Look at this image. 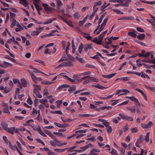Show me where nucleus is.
<instances>
[{
	"instance_id": "f257e3e1",
	"label": "nucleus",
	"mask_w": 155,
	"mask_h": 155,
	"mask_svg": "<svg viewBox=\"0 0 155 155\" xmlns=\"http://www.w3.org/2000/svg\"><path fill=\"white\" fill-rule=\"evenodd\" d=\"M34 87L33 92L34 95H35L38 98H41L42 95L40 94L41 88L40 85L35 84H33Z\"/></svg>"
},
{
	"instance_id": "f03ea898",
	"label": "nucleus",
	"mask_w": 155,
	"mask_h": 155,
	"mask_svg": "<svg viewBox=\"0 0 155 155\" xmlns=\"http://www.w3.org/2000/svg\"><path fill=\"white\" fill-rule=\"evenodd\" d=\"M51 145L54 147L58 146L61 147L62 146L66 145L67 144L66 143H62L60 141L54 139L53 140L50 141Z\"/></svg>"
},
{
	"instance_id": "7ed1b4c3",
	"label": "nucleus",
	"mask_w": 155,
	"mask_h": 155,
	"mask_svg": "<svg viewBox=\"0 0 155 155\" xmlns=\"http://www.w3.org/2000/svg\"><path fill=\"white\" fill-rule=\"evenodd\" d=\"M94 147V146L92 144L90 143L86 145L84 147H80V148L82 149V150H74V151L77 152H79L85 150L87 149L88 148H92Z\"/></svg>"
},
{
	"instance_id": "20e7f679",
	"label": "nucleus",
	"mask_w": 155,
	"mask_h": 155,
	"mask_svg": "<svg viewBox=\"0 0 155 155\" xmlns=\"http://www.w3.org/2000/svg\"><path fill=\"white\" fill-rule=\"evenodd\" d=\"M122 119L125 120L129 121H131L133 120V118L132 117L129 116L128 115L124 116L122 114L120 113L119 114Z\"/></svg>"
},
{
	"instance_id": "39448f33",
	"label": "nucleus",
	"mask_w": 155,
	"mask_h": 155,
	"mask_svg": "<svg viewBox=\"0 0 155 155\" xmlns=\"http://www.w3.org/2000/svg\"><path fill=\"white\" fill-rule=\"evenodd\" d=\"M90 79V77L88 75L84 76L79 80L80 81H83L84 80H85L83 82V83L84 84H88L89 82Z\"/></svg>"
},
{
	"instance_id": "423d86ee",
	"label": "nucleus",
	"mask_w": 155,
	"mask_h": 155,
	"mask_svg": "<svg viewBox=\"0 0 155 155\" xmlns=\"http://www.w3.org/2000/svg\"><path fill=\"white\" fill-rule=\"evenodd\" d=\"M9 146H8V147L9 148H10L11 149L14 151H15L16 150H17V151L18 152V153L20 155H21L22 154L21 153V152L18 149V148L17 147L16 145L12 146L11 144V143H9Z\"/></svg>"
},
{
	"instance_id": "0eeeda50",
	"label": "nucleus",
	"mask_w": 155,
	"mask_h": 155,
	"mask_svg": "<svg viewBox=\"0 0 155 155\" xmlns=\"http://www.w3.org/2000/svg\"><path fill=\"white\" fill-rule=\"evenodd\" d=\"M12 66V64L5 61H4L3 63H0V66L4 68H6L8 66Z\"/></svg>"
},
{
	"instance_id": "6e6552de",
	"label": "nucleus",
	"mask_w": 155,
	"mask_h": 155,
	"mask_svg": "<svg viewBox=\"0 0 155 155\" xmlns=\"http://www.w3.org/2000/svg\"><path fill=\"white\" fill-rule=\"evenodd\" d=\"M73 64L71 61L64 62L59 64L58 67H60L64 66H72Z\"/></svg>"
},
{
	"instance_id": "1a4fd4ad",
	"label": "nucleus",
	"mask_w": 155,
	"mask_h": 155,
	"mask_svg": "<svg viewBox=\"0 0 155 155\" xmlns=\"http://www.w3.org/2000/svg\"><path fill=\"white\" fill-rule=\"evenodd\" d=\"M42 6L44 7L45 11L46 12H51L53 8L49 6L48 5L45 3H43L42 4Z\"/></svg>"
},
{
	"instance_id": "9d476101",
	"label": "nucleus",
	"mask_w": 155,
	"mask_h": 155,
	"mask_svg": "<svg viewBox=\"0 0 155 155\" xmlns=\"http://www.w3.org/2000/svg\"><path fill=\"white\" fill-rule=\"evenodd\" d=\"M33 81L35 83H37L38 81L41 80V79L40 78H37L34 74H32L31 76Z\"/></svg>"
},
{
	"instance_id": "9b49d317",
	"label": "nucleus",
	"mask_w": 155,
	"mask_h": 155,
	"mask_svg": "<svg viewBox=\"0 0 155 155\" xmlns=\"http://www.w3.org/2000/svg\"><path fill=\"white\" fill-rule=\"evenodd\" d=\"M141 126L142 127L144 128H147L150 127L153 125V123L152 122L149 121L147 124H141Z\"/></svg>"
},
{
	"instance_id": "f8f14e48",
	"label": "nucleus",
	"mask_w": 155,
	"mask_h": 155,
	"mask_svg": "<svg viewBox=\"0 0 155 155\" xmlns=\"http://www.w3.org/2000/svg\"><path fill=\"white\" fill-rule=\"evenodd\" d=\"M19 3L25 7H29L28 3L26 0H19Z\"/></svg>"
},
{
	"instance_id": "ddd939ff",
	"label": "nucleus",
	"mask_w": 155,
	"mask_h": 155,
	"mask_svg": "<svg viewBox=\"0 0 155 155\" xmlns=\"http://www.w3.org/2000/svg\"><path fill=\"white\" fill-rule=\"evenodd\" d=\"M59 17L61 18V19L67 25L70 26L71 27H73V26L72 25L71 21H68L66 19H64L63 17L61 16H59Z\"/></svg>"
},
{
	"instance_id": "4468645a",
	"label": "nucleus",
	"mask_w": 155,
	"mask_h": 155,
	"mask_svg": "<svg viewBox=\"0 0 155 155\" xmlns=\"http://www.w3.org/2000/svg\"><path fill=\"white\" fill-rule=\"evenodd\" d=\"M126 98H129L131 101L135 103H137L139 105H140V104L138 102V99L136 98L134 96L132 97H126Z\"/></svg>"
},
{
	"instance_id": "2eb2a0df",
	"label": "nucleus",
	"mask_w": 155,
	"mask_h": 155,
	"mask_svg": "<svg viewBox=\"0 0 155 155\" xmlns=\"http://www.w3.org/2000/svg\"><path fill=\"white\" fill-rule=\"evenodd\" d=\"M91 74V72L89 71H87L84 72L81 74L79 75L78 76L76 75H74V77H77V78H80L83 76L87 75L90 74Z\"/></svg>"
},
{
	"instance_id": "dca6fc26",
	"label": "nucleus",
	"mask_w": 155,
	"mask_h": 155,
	"mask_svg": "<svg viewBox=\"0 0 155 155\" xmlns=\"http://www.w3.org/2000/svg\"><path fill=\"white\" fill-rule=\"evenodd\" d=\"M104 15H102L101 17L100 18V19H99V20L98 21V26L97 27V28L96 29L94 30V33H95L96 32L97 30L99 28V27H100V24L101 23V22L103 19L104 18Z\"/></svg>"
},
{
	"instance_id": "f3484780",
	"label": "nucleus",
	"mask_w": 155,
	"mask_h": 155,
	"mask_svg": "<svg viewBox=\"0 0 155 155\" xmlns=\"http://www.w3.org/2000/svg\"><path fill=\"white\" fill-rule=\"evenodd\" d=\"M116 74L117 73H115L109 75H102V76L104 78L110 79L114 77Z\"/></svg>"
},
{
	"instance_id": "a211bd4d",
	"label": "nucleus",
	"mask_w": 155,
	"mask_h": 155,
	"mask_svg": "<svg viewBox=\"0 0 155 155\" xmlns=\"http://www.w3.org/2000/svg\"><path fill=\"white\" fill-rule=\"evenodd\" d=\"M92 86L93 87H95L96 88L101 89H103L107 88V87H104L101 85L100 84H97L94 85H92Z\"/></svg>"
},
{
	"instance_id": "6ab92c4d",
	"label": "nucleus",
	"mask_w": 155,
	"mask_h": 155,
	"mask_svg": "<svg viewBox=\"0 0 155 155\" xmlns=\"http://www.w3.org/2000/svg\"><path fill=\"white\" fill-rule=\"evenodd\" d=\"M56 19V18H52L49 19L47 21H46L43 23V24L47 25L49 24H51L52 22Z\"/></svg>"
},
{
	"instance_id": "aec40b11",
	"label": "nucleus",
	"mask_w": 155,
	"mask_h": 155,
	"mask_svg": "<svg viewBox=\"0 0 155 155\" xmlns=\"http://www.w3.org/2000/svg\"><path fill=\"white\" fill-rule=\"evenodd\" d=\"M93 48L91 44H87L84 47V49L86 52H87L89 50Z\"/></svg>"
},
{
	"instance_id": "412c9836",
	"label": "nucleus",
	"mask_w": 155,
	"mask_h": 155,
	"mask_svg": "<svg viewBox=\"0 0 155 155\" xmlns=\"http://www.w3.org/2000/svg\"><path fill=\"white\" fill-rule=\"evenodd\" d=\"M16 26L17 28H15V31L16 32L22 30L24 29L21 26V25L18 23L17 24Z\"/></svg>"
},
{
	"instance_id": "4be33fe9",
	"label": "nucleus",
	"mask_w": 155,
	"mask_h": 155,
	"mask_svg": "<svg viewBox=\"0 0 155 155\" xmlns=\"http://www.w3.org/2000/svg\"><path fill=\"white\" fill-rule=\"evenodd\" d=\"M120 19L121 20H133L134 19V18L131 16H124V17H121L120 18Z\"/></svg>"
},
{
	"instance_id": "5701e85b",
	"label": "nucleus",
	"mask_w": 155,
	"mask_h": 155,
	"mask_svg": "<svg viewBox=\"0 0 155 155\" xmlns=\"http://www.w3.org/2000/svg\"><path fill=\"white\" fill-rule=\"evenodd\" d=\"M58 8L60 10L61 7L63 5V3L60 0H56Z\"/></svg>"
},
{
	"instance_id": "b1692460",
	"label": "nucleus",
	"mask_w": 155,
	"mask_h": 155,
	"mask_svg": "<svg viewBox=\"0 0 155 155\" xmlns=\"http://www.w3.org/2000/svg\"><path fill=\"white\" fill-rule=\"evenodd\" d=\"M38 115L37 117L36 118V119H38V120L39 121L42 122L43 120V119L42 117L40 116V110H38Z\"/></svg>"
},
{
	"instance_id": "393cba45",
	"label": "nucleus",
	"mask_w": 155,
	"mask_h": 155,
	"mask_svg": "<svg viewBox=\"0 0 155 155\" xmlns=\"http://www.w3.org/2000/svg\"><path fill=\"white\" fill-rule=\"evenodd\" d=\"M137 38L139 40H143L145 37V35L144 34H141L140 35L137 36Z\"/></svg>"
},
{
	"instance_id": "a878e982",
	"label": "nucleus",
	"mask_w": 155,
	"mask_h": 155,
	"mask_svg": "<svg viewBox=\"0 0 155 155\" xmlns=\"http://www.w3.org/2000/svg\"><path fill=\"white\" fill-rule=\"evenodd\" d=\"M31 127L34 130L37 131L38 132L39 130V129H40V128L39 126H37L35 125H31Z\"/></svg>"
},
{
	"instance_id": "bb28decb",
	"label": "nucleus",
	"mask_w": 155,
	"mask_h": 155,
	"mask_svg": "<svg viewBox=\"0 0 155 155\" xmlns=\"http://www.w3.org/2000/svg\"><path fill=\"white\" fill-rule=\"evenodd\" d=\"M142 134L140 136V138L139 139L137 140V141L135 143V145L137 147H140V146L139 145V144L140 143H141L142 142Z\"/></svg>"
},
{
	"instance_id": "cd10ccee",
	"label": "nucleus",
	"mask_w": 155,
	"mask_h": 155,
	"mask_svg": "<svg viewBox=\"0 0 155 155\" xmlns=\"http://www.w3.org/2000/svg\"><path fill=\"white\" fill-rule=\"evenodd\" d=\"M102 35H100L97 38L98 42V44L101 45L102 43L103 38V36H102Z\"/></svg>"
},
{
	"instance_id": "c85d7f7f",
	"label": "nucleus",
	"mask_w": 155,
	"mask_h": 155,
	"mask_svg": "<svg viewBox=\"0 0 155 155\" xmlns=\"http://www.w3.org/2000/svg\"><path fill=\"white\" fill-rule=\"evenodd\" d=\"M1 125L3 128L5 130H6L8 128V124L6 122H3L1 123Z\"/></svg>"
},
{
	"instance_id": "c756f323",
	"label": "nucleus",
	"mask_w": 155,
	"mask_h": 155,
	"mask_svg": "<svg viewBox=\"0 0 155 155\" xmlns=\"http://www.w3.org/2000/svg\"><path fill=\"white\" fill-rule=\"evenodd\" d=\"M70 85L67 84H64L62 85H61L58 88V90H61L63 88L67 87H69Z\"/></svg>"
},
{
	"instance_id": "7c9ffc66",
	"label": "nucleus",
	"mask_w": 155,
	"mask_h": 155,
	"mask_svg": "<svg viewBox=\"0 0 155 155\" xmlns=\"http://www.w3.org/2000/svg\"><path fill=\"white\" fill-rule=\"evenodd\" d=\"M66 149H67V148H64V149H54V150L55 151L58 153H61L63 152Z\"/></svg>"
},
{
	"instance_id": "2f4dec72",
	"label": "nucleus",
	"mask_w": 155,
	"mask_h": 155,
	"mask_svg": "<svg viewBox=\"0 0 155 155\" xmlns=\"http://www.w3.org/2000/svg\"><path fill=\"white\" fill-rule=\"evenodd\" d=\"M14 130L15 127H12L11 128H8L6 130L9 132L10 133L13 134Z\"/></svg>"
},
{
	"instance_id": "473e14b6",
	"label": "nucleus",
	"mask_w": 155,
	"mask_h": 155,
	"mask_svg": "<svg viewBox=\"0 0 155 155\" xmlns=\"http://www.w3.org/2000/svg\"><path fill=\"white\" fill-rule=\"evenodd\" d=\"M75 58L80 62L82 63H85L84 61L81 58L77 56L75 57Z\"/></svg>"
},
{
	"instance_id": "72a5a7b5",
	"label": "nucleus",
	"mask_w": 155,
	"mask_h": 155,
	"mask_svg": "<svg viewBox=\"0 0 155 155\" xmlns=\"http://www.w3.org/2000/svg\"><path fill=\"white\" fill-rule=\"evenodd\" d=\"M105 26V25L101 24V26L99 29V31L96 33V35H97L99 34L100 33V32L103 29Z\"/></svg>"
},
{
	"instance_id": "f704fd0d",
	"label": "nucleus",
	"mask_w": 155,
	"mask_h": 155,
	"mask_svg": "<svg viewBox=\"0 0 155 155\" xmlns=\"http://www.w3.org/2000/svg\"><path fill=\"white\" fill-rule=\"evenodd\" d=\"M105 26V25L101 24V26L99 29V31L96 33V35H97L99 34L100 33V32L103 29Z\"/></svg>"
},
{
	"instance_id": "c9c22d12",
	"label": "nucleus",
	"mask_w": 155,
	"mask_h": 155,
	"mask_svg": "<svg viewBox=\"0 0 155 155\" xmlns=\"http://www.w3.org/2000/svg\"><path fill=\"white\" fill-rule=\"evenodd\" d=\"M3 140L5 141V143H6L8 146H9V143H11V142L10 141H8L7 140V137L5 136H3Z\"/></svg>"
},
{
	"instance_id": "e433bc0d",
	"label": "nucleus",
	"mask_w": 155,
	"mask_h": 155,
	"mask_svg": "<svg viewBox=\"0 0 155 155\" xmlns=\"http://www.w3.org/2000/svg\"><path fill=\"white\" fill-rule=\"evenodd\" d=\"M39 101L41 104L44 105L46 104L47 103V100L46 99H40L39 100Z\"/></svg>"
},
{
	"instance_id": "4c0bfd02",
	"label": "nucleus",
	"mask_w": 155,
	"mask_h": 155,
	"mask_svg": "<svg viewBox=\"0 0 155 155\" xmlns=\"http://www.w3.org/2000/svg\"><path fill=\"white\" fill-rule=\"evenodd\" d=\"M36 31L38 35L41 33L44 30V27H39L36 28Z\"/></svg>"
},
{
	"instance_id": "58836bf2",
	"label": "nucleus",
	"mask_w": 155,
	"mask_h": 155,
	"mask_svg": "<svg viewBox=\"0 0 155 155\" xmlns=\"http://www.w3.org/2000/svg\"><path fill=\"white\" fill-rule=\"evenodd\" d=\"M128 35L133 38H135L137 37L136 34L134 32H128Z\"/></svg>"
},
{
	"instance_id": "ea45409f",
	"label": "nucleus",
	"mask_w": 155,
	"mask_h": 155,
	"mask_svg": "<svg viewBox=\"0 0 155 155\" xmlns=\"http://www.w3.org/2000/svg\"><path fill=\"white\" fill-rule=\"evenodd\" d=\"M112 155H118V154L117 151L114 149L112 148V150L109 152Z\"/></svg>"
},
{
	"instance_id": "a19ab883",
	"label": "nucleus",
	"mask_w": 155,
	"mask_h": 155,
	"mask_svg": "<svg viewBox=\"0 0 155 155\" xmlns=\"http://www.w3.org/2000/svg\"><path fill=\"white\" fill-rule=\"evenodd\" d=\"M64 77L70 81L73 84H74L76 83V81L72 79L67 76H64Z\"/></svg>"
},
{
	"instance_id": "79ce46f5",
	"label": "nucleus",
	"mask_w": 155,
	"mask_h": 155,
	"mask_svg": "<svg viewBox=\"0 0 155 155\" xmlns=\"http://www.w3.org/2000/svg\"><path fill=\"white\" fill-rule=\"evenodd\" d=\"M16 21L15 19H13L12 20V22L10 25V27L11 28H13L16 25Z\"/></svg>"
},
{
	"instance_id": "37998d69",
	"label": "nucleus",
	"mask_w": 155,
	"mask_h": 155,
	"mask_svg": "<svg viewBox=\"0 0 155 155\" xmlns=\"http://www.w3.org/2000/svg\"><path fill=\"white\" fill-rule=\"evenodd\" d=\"M76 90V87L74 86L70 87L68 90L69 92H72Z\"/></svg>"
},
{
	"instance_id": "c03bdc74",
	"label": "nucleus",
	"mask_w": 155,
	"mask_h": 155,
	"mask_svg": "<svg viewBox=\"0 0 155 155\" xmlns=\"http://www.w3.org/2000/svg\"><path fill=\"white\" fill-rule=\"evenodd\" d=\"M141 77L144 78H147L148 79H150V78L148 76V75L147 74L145 73H144L143 72H142Z\"/></svg>"
},
{
	"instance_id": "a18cd8bd",
	"label": "nucleus",
	"mask_w": 155,
	"mask_h": 155,
	"mask_svg": "<svg viewBox=\"0 0 155 155\" xmlns=\"http://www.w3.org/2000/svg\"><path fill=\"white\" fill-rule=\"evenodd\" d=\"M150 133V132H147L145 137V140L147 142H148L149 141Z\"/></svg>"
},
{
	"instance_id": "49530a36",
	"label": "nucleus",
	"mask_w": 155,
	"mask_h": 155,
	"mask_svg": "<svg viewBox=\"0 0 155 155\" xmlns=\"http://www.w3.org/2000/svg\"><path fill=\"white\" fill-rule=\"evenodd\" d=\"M136 90L137 91H138V92L140 93L143 95L145 99H146V97H147L146 95L143 92V91L139 89H136Z\"/></svg>"
},
{
	"instance_id": "de8ad7c7",
	"label": "nucleus",
	"mask_w": 155,
	"mask_h": 155,
	"mask_svg": "<svg viewBox=\"0 0 155 155\" xmlns=\"http://www.w3.org/2000/svg\"><path fill=\"white\" fill-rule=\"evenodd\" d=\"M83 48V45L82 43H81L79 45L78 51L81 54V53L82 51Z\"/></svg>"
},
{
	"instance_id": "09e8293b",
	"label": "nucleus",
	"mask_w": 155,
	"mask_h": 155,
	"mask_svg": "<svg viewBox=\"0 0 155 155\" xmlns=\"http://www.w3.org/2000/svg\"><path fill=\"white\" fill-rule=\"evenodd\" d=\"M52 82L49 81H44L41 82V83L44 84H52Z\"/></svg>"
},
{
	"instance_id": "8fccbe9b",
	"label": "nucleus",
	"mask_w": 155,
	"mask_h": 155,
	"mask_svg": "<svg viewBox=\"0 0 155 155\" xmlns=\"http://www.w3.org/2000/svg\"><path fill=\"white\" fill-rule=\"evenodd\" d=\"M70 45H71V44H70V42H68V45L66 48V51H65L66 53L67 54H68V51L69 50V47Z\"/></svg>"
},
{
	"instance_id": "3c124183",
	"label": "nucleus",
	"mask_w": 155,
	"mask_h": 155,
	"mask_svg": "<svg viewBox=\"0 0 155 155\" xmlns=\"http://www.w3.org/2000/svg\"><path fill=\"white\" fill-rule=\"evenodd\" d=\"M35 8L38 12L42 10V8L41 6L38 4L35 5Z\"/></svg>"
},
{
	"instance_id": "603ef678",
	"label": "nucleus",
	"mask_w": 155,
	"mask_h": 155,
	"mask_svg": "<svg viewBox=\"0 0 155 155\" xmlns=\"http://www.w3.org/2000/svg\"><path fill=\"white\" fill-rule=\"evenodd\" d=\"M21 81L24 87H26L27 85V83L26 80L24 79H22Z\"/></svg>"
},
{
	"instance_id": "864d4df0",
	"label": "nucleus",
	"mask_w": 155,
	"mask_h": 155,
	"mask_svg": "<svg viewBox=\"0 0 155 155\" xmlns=\"http://www.w3.org/2000/svg\"><path fill=\"white\" fill-rule=\"evenodd\" d=\"M38 132L41 136L44 137H46L47 136L43 132L41 128L39 129Z\"/></svg>"
},
{
	"instance_id": "5fc2aeb1",
	"label": "nucleus",
	"mask_w": 155,
	"mask_h": 155,
	"mask_svg": "<svg viewBox=\"0 0 155 155\" xmlns=\"http://www.w3.org/2000/svg\"><path fill=\"white\" fill-rule=\"evenodd\" d=\"M114 12H116L117 14H121V15H123L124 13L121 12L120 11L118 10V9H114L113 10Z\"/></svg>"
},
{
	"instance_id": "6e6d98bb",
	"label": "nucleus",
	"mask_w": 155,
	"mask_h": 155,
	"mask_svg": "<svg viewBox=\"0 0 155 155\" xmlns=\"http://www.w3.org/2000/svg\"><path fill=\"white\" fill-rule=\"evenodd\" d=\"M84 37L87 39L88 40H90L91 38H92V37L90 36V35L89 34H84Z\"/></svg>"
},
{
	"instance_id": "4d7b16f0",
	"label": "nucleus",
	"mask_w": 155,
	"mask_h": 155,
	"mask_svg": "<svg viewBox=\"0 0 155 155\" xmlns=\"http://www.w3.org/2000/svg\"><path fill=\"white\" fill-rule=\"evenodd\" d=\"M106 130H107V131L108 134H110V133L112 131V127L110 126L109 127H107L106 129Z\"/></svg>"
},
{
	"instance_id": "13d9d810",
	"label": "nucleus",
	"mask_w": 155,
	"mask_h": 155,
	"mask_svg": "<svg viewBox=\"0 0 155 155\" xmlns=\"http://www.w3.org/2000/svg\"><path fill=\"white\" fill-rule=\"evenodd\" d=\"M31 35L33 36H38V35L36 30L33 31L31 33Z\"/></svg>"
},
{
	"instance_id": "bf43d9fd",
	"label": "nucleus",
	"mask_w": 155,
	"mask_h": 155,
	"mask_svg": "<svg viewBox=\"0 0 155 155\" xmlns=\"http://www.w3.org/2000/svg\"><path fill=\"white\" fill-rule=\"evenodd\" d=\"M101 151V150L97 148H93L90 151V152H99Z\"/></svg>"
},
{
	"instance_id": "052dcab7",
	"label": "nucleus",
	"mask_w": 155,
	"mask_h": 155,
	"mask_svg": "<svg viewBox=\"0 0 155 155\" xmlns=\"http://www.w3.org/2000/svg\"><path fill=\"white\" fill-rule=\"evenodd\" d=\"M74 16L76 18H78L81 16V15L79 12H77L74 14Z\"/></svg>"
},
{
	"instance_id": "680f3d73",
	"label": "nucleus",
	"mask_w": 155,
	"mask_h": 155,
	"mask_svg": "<svg viewBox=\"0 0 155 155\" xmlns=\"http://www.w3.org/2000/svg\"><path fill=\"white\" fill-rule=\"evenodd\" d=\"M3 112L4 113L8 114H10V112L9 111L7 107H5L3 109Z\"/></svg>"
},
{
	"instance_id": "e2e57ef3",
	"label": "nucleus",
	"mask_w": 155,
	"mask_h": 155,
	"mask_svg": "<svg viewBox=\"0 0 155 155\" xmlns=\"http://www.w3.org/2000/svg\"><path fill=\"white\" fill-rule=\"evenodd\" d=\"M27 103L29 105H31L33 103L30 97H28L27 101Z\"/></svg>"
},
{
	"instance_id": "0e129e2a",
	"label": "nucleus",
	"mask_w": 155,
	"mask_h": 155,
	"mask_svg": "<svg viewBox=\"0 0 155 155\" xmlns=\"http://www.w3.org/2000/svg\"><path fill=\"white\" fill-rule=\"evenodd\" d=\"M47 98L49 99V101L51 103H52L54 101V99L51 96H48Z\"/></svg>"
},
{
	"instance_id": "69168bd1",
	"label": "nucleus",
	"mask_w": 155,
	"mask_h": 155,
	"mask_svg": "<svg viewBox=\"0 0 155 155\" xmlns=\"http://www.w3.org/2000/svg\"><path fill=\"white\" fill-rule=\"evenodd\" d=\"M126 149L124 148H120L119 149V150L121 154H124L125 152Z\"/></svg>"
},
{
	"instance_id": "338daca9",
	"label": "nucleus",
	"mask_w": 155,
	"mask_h": 155,
	"mask_svg": "<svg viewBox=\"0 0 155 155\" xmlns=\"http://www.w3.org/2000/svg\"><path fill=\"white\" fill-rule=\"evenodd\" d=\"M91 92L89 91H87L84 92H83L82 93H81L80 94L81 95H85L86 96L88 95H89L90 94Z\"/></svg>"
},
{
	"instance_id": "774afa93",
	"label": "nucleus",
	"mask_w": 155,
	"mask_h": 155,
	"mask_svg": "<svg viewBox=\"0 0 155 155\" xmlns=\"http://www.w3.org/2000/svg\"><path fill=\"white\" fill-rule=\"evenodd\" d=\"M143 153L145 154V155H147V151L146 150H144L142 149L141 150V153L140 154H139L138 155H143Z\"/></svg>"
}]
</instances>
